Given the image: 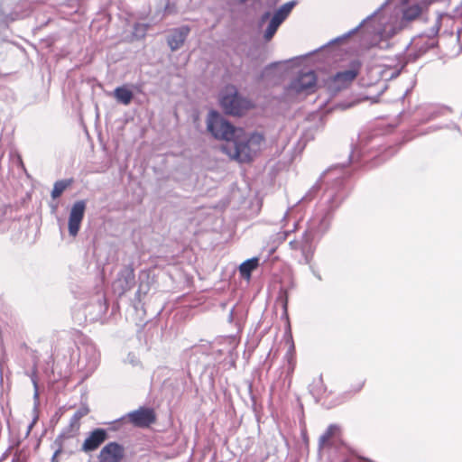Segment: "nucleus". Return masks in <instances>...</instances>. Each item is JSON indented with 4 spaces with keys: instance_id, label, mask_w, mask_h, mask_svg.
Segmentation results:
<instances>
[{
    "instance_id": "1",
    "label": "nucleus",
    "mask_w": 462,
    "mask_h": 462,
    "mask_svg": "<svg viewBox=\"0 0 462 462\" xmlns=\"http://www.w3.org/2000/svg\"><path fill=\"white\" fill-rule=\"evenodd\" d=\"M389 1L386 0L382 4L356 27L330 41L329 44L341 42L360 31L364 38V45L366 48L377 47L380 50L393 48L395 44L394 37L407 29L412 21L418 19L422 9L417 4L407 6L402 10V16L399 17L397 14L388 12L386 6Z\"/></svg>"
},
{
    "instance_id": "2",
    "label": "nucleus",
    "mask_w": 462,
    "mask_h": 462,
    "mask_svg": "<svg viewBox=\"0 0 462 462\" xmlns=\"http://www.w3.org/2000/svg\"><path fill=\"white\" fill-rule=\"evenodd\" d=\"M348 195V189L344 177H337L324 190L316 208L315 214L308 222L306 231L315 238L328 232L333 219L334 212L339 208Z\"/></svg>"
},
{
    "instance_id": "3",
    "label": "nucleus",
    "mask_w": 462,
    "mask_h": 462,
    "mask_svg": "<svg viewBox=\"0 0 462 462\" xmlns=\"http://www.w3.org/2000/svg\"><path fill=\"white\" fill-rule=\"evenodd\" d=\"M441 26V20L439 17L435 24L430 29L428 32L420 33L411 39V41L404 47L403 51L406 52L411 48L412 52L409 55L402 53L396 56L395 60L384 65L385 69L383 73L390 79L396 78L400 75L402 70L406 67L408 62L415 61L418 58L425 54L428 51L437 45L436 37L439 34Z\"/></svg>"
},
{
    "instance_id": "4",
    "label": "nucleus",
    "mask_w": 462,
    "mask_h": 462,
    "mask_svg": "<svg viewBox=\"0 0 462 462\" xmlns=\"http://www.w3.org/2000/svg\"><path fill=\"white\" fill-rule=\"evenodd\" d=\"M263 141V134L259 133H253L247 135L243 131V134H237V136L229 143L222 144L221 151L231 160L241 163L250 162L260 151Z\"/></svg>"
},
{
    "instance_id": "5",
    "label": "nucleus",
    "mask_w": 462,
    "mask_h": 462,
    "mask_svg": "<svg viewBox=\"0 0 462 462\" xmlns=\"http://www.w3.org/2000/svg\"><path fill=\"white\" fill-rule=\"evenodd\" d=\"M207 130L216 140L229 143L237 136V134H243V129L236 127L226 120L218 111L210 110L207 116Z\"/></svg>"
},
{
    "instance_id": "6",
    "label": "nucleus",
    "mask_w": 462,
    "mask_h": 462,
    "mask_svg": "<svg viewBox=\"0 0 462 462\" xmlns=\"http://www.w3.org/2000/svg\"><path fill=\"white\" fill-rule=\"evenodd\" d=\"M219 105L224 113L230 116H243L253 107L252 102L240 95L236 88L230 85L221 93Z\"/></svg>"
},
{
    "instance_id": "7",
    "label": "nucleus",
    "mask_w": 462,
    "mask_h": 462,
    "mask_svg": "<svg viewBox=\"0 0 462 462\" xmlns=\"http://www.w3.org/2000/svg\"><path fill=\"white\" fill-rule=\"evenodd\" d=\"M317 76L312 69H300L297 76L291 81L285 91L288 95H309L315 91Z\"/></svg>"
},
{
    "instance_id": "8",
    "label": "nucleus",
    "mask_w": 462,
    "mask_h": 462,
    "mask_svg": "<svg viewBox=\"0 0 462 462\" xmlns=\"http://www.w3.org/2000/svg\"><path fill=\"white\" fill-rule=\"evenodd\" d=\"M79 368L85 374V377L94 373L99 364V353L91 342L83 343L79 346Z\"/></svg>"
},
{
    "instance_id": "9",
    "label": "nucleus",
    "mask_w": 462,
    "mask_h": 462,
    "mask_svg": "<svg viewBox=\"0 0 462 462\" xmlns=\"http://www.w3.org/2000/svg\"><path fill=\"white\" fill-rule=\"evenodd\" d=\"M135 285L134 269L132 264L124 266L117 273L116 279L113 283L116 293L119 296L129 291Z\"/></svg>"
},
{
    "instance_id": "10",
    "label": "nucleus",
    "mask_w": 462,
    "mask_h": 462,
    "mask_svg": "<svg viewBox=\"0 0 462 462\" xmlns=\"http://www.w3.org/2000/svg\"><path fill=\"white\" fill-rule=\"evenodd\" d=\"M129 421L135 427L146 428L156 420L154 411L149 407H140L139 409L130 411L125 415Z\"/></svg>"
},
{
    "instance_id": "11",
    "label": "nucleus",
    "mask_w": 462,
    "mask_h": 462,
    "mask_svg": "<svg viewBox=\"0 0 462 462\" xmlns=\"http://www.w3.org/2000/svg\"><path fill=\"white\" fill-rule=\"evenodd\" d=\"M357 74L358 69L354 67L337 72L328 85L329 91L337 93L342 88H346L356 78Z\"/></svg>"
},
{
    "instance_id": "12",
    "label": "nucleus",
    "mask_w": 462,
    "mask_h": 462,
    "mask_svg": "<svg viewBox=\"0 0 462 462\" xmlns=\"http://www.w3.org/2000/svg\"><path fill=\"white\" fill-rule=\"evenodd\" d=\"M86 210V202L79 200L75 202L70 209L69 217V234L76 236L79 231L81 222L84 218Z\"/></svg>"
},
{
    "instance_id": "13",
    "label": "nucleus",
    "mask_w": 462,
    "mask_h": 462,
    "mask_svg": "<svg viewBox=\"0 0 462 462\" xmlns=\"http://www.w3.org/2000/svg\"><path fill=\"white\" fill-rule=\"evenodd\" d=\"M125 456L124 447L117 442H109L100 450L97 459L99 462H121Z\"/></svg>"
},
{
    "instance_id": "14",
    "label": "nucleus",
    "mask_w": 462,
    "mask_h": 462,
    "mask_svg": "<svg viewBox=\"0 0 462 462\" xmlns=\"http://www.w3.org/2000/svg\"><path fill=\"white\" fill-rule=\"evenodd\" d=\"M314 238L305 230L300 238L292 239L289 242L291 250L300 251L302 253L305 263H310L312 258V240Z\"/></svg>"
},
{
    "instance_id": "15",
    "label": "nucleus",
    "mask_w": 462,
    "mask_h": 462,
    "mask_svg": "<svg viewBox=\"0 0 462 462\" xmlns=\"http://www.w3.org/2000/svg\"><path fill=\"white\" fill-rule=\"evenodd\" d=\"M108 438L106 429L97 428L89 432L84 440L81 450L88 453L97 450Z\"/></svg>"
},
{
    "instance_id": "16",
    "label": "nucleus",
    "mask_w": 462,
    "mask_h": 462,
    "mask_svg": "<svg viewBox=\"0 0 462 462\" xmlns=\"http://www.w3.org/2000/svg\"><path fill=\"white\" fill-rule=\"evenodd\" d=\"M190 28L188 25H182L175 28L167 37V42L172 51L179 50L189 34Z\"/></svg>"
},
{
    "instance_id": "17",
    "label": "nucleus",
    "mask_w": 462,
    "mask_h": 462,
    "mask_svg": "<svg viewBox=\"0 0 462 462\" xmlns=\"http://www.w3.org/2000/svg\"><path fill=\"white\" fill-rule=\"evenodd\" d=\"M340 428L337 424H330L325 432L319 437V448L331 447L333 441L339 438Z\"/></svg>"
},
{
    "instance_id": "18",
    "label": "nucleus",
    "mask_w": 462,
    "mask_h": 462,
    "mask_svg": "<svg viewBox=\"0 0 462 462\" xmlns=\"http://www.w3.org/2000/svg\"><path fill=\"white\" fill-rule=\"evenodd\" d=\"M259 265V258L252 257L244 261L239 265L240 275L245 279H250L253 271H254Z\"/></svg>"
},
{
    "instance_id": "19",
    "label": "nucleus",
    "mask_w": 462,
    "mask_h": 462,
    "mask_svg": "<svg viewBox=\"0 0 462 462\" xmlns=\"http://www.w3.org/2000/svg\"><path fill=\"white\" fill-rule=\"evenodd\" d=\"M114 96L119 103L125 106L129 105L134 98V93L125 86L117 87L114 90Z\"/></svg>"
},
{
    "instance_id": "20",
    "label": "nucleus",
    "mask_w": 462,
    "mask_h": 462,
    "mask_svg": "<svg viewBox=\"0 0 462 462\" xmlns=\"http://www.w3.org/2000/svg\"><path fill=\"white\" fill-rule=\"evenodd\" d=\"M297 5L296 0H292L283 4L273 14V18L282 23L289 16L293 7Z\"/></svg>"
},
{
    "instance_id": "21",
    "label": "nucleus",
    "mask_w": 462,
    "mask_h": 462,
    "mask_svg": "<svg viewBox=\"0 0 462 462\" xmlns=\"http://www.w3.org/2000/svg\"><path fill=\"white\" fill-rule=\"evenodd\" d=\"M325 389L326 388L323 383L322 375H319L318 378L314 379L309 386L310 394L317 400L320 398L322 393L325 392Z\"/></svg>"
},
{
    "instance_id": "22",
    "label": "nucleus",
    "mask_w": 462,
    "mask_h": 462,
    "mask_svg": "<svg viewBox=\"0 0 462 462\" xmlns=\"http://www.w3.org/2000/svg\"><path fill=\"white\" fill-rule=\"evenodd\" d=\"M79 420H80L75 414L72 415V417L69 420V426L67 428H65L60 432V433L67 432V435L64 436V439L71 438L77 433V431L79 430V426H80Z\"/></svg>"
},
{
    "instance_id": "23",
    "label": "nucleus",
    "mask_w": 462,
    "mask_h": 462,
    "mask_svg": "<svg viewBox=\"0 0 462 462\" xmlns=\"http://www.w3.org/2000/svg\"><path fill=\"white\" fill-rule=\"evenodd\" d=\"M448 111V107L439 106H429L426 107V120H432L445 115Z\"/></svg>"
},
{
    "instance_id": "24",
    "label": "nucleus",
    "mask_w": 462,
    "mask_h": 462,
    "mask_svg": "<svg viewBox=\"0 0 462 462\" xmlns=\"http://www.w3.org/2000/svg\"><path fill=\"white\" fill-rule=\"evenodd\" d=\"M281 24V22L272 17L263 33V39L265 42H270L273 39Z\"/></svg>"
},
{
    "instance_id": "25",
    "label": "nucleus",
    "mask_w": 462,
    "mask_h": 462,
    "mask_svg": "<svg viewBox=\"0 0 462 462\" xmlns=\"http://www.w3.org/2000/svg\"><path fill=\"white\" fill-rule=\"evenodd\" d=\"M70 183L71 180H61L56 181L51 190V198H59L64 192V190L70 185Z\"/></svg>"
},
{
    "instance_id": "26",
    "label": "nucleus",
    "mask_w": 462,
    "mask_h": 462,
    "mask_svg": "<svg viewBox=\"0 0 462 462\" xmlns=\"http://www.w3.org/2000/svg\"><path fill=\"white\" fill-rule=\"evenodd\" d=\"M365 153V148L361 144L352 146L351 152L348 155L347 163H354L361 161Z\"/></svg>"
},
{
    "instance_id": "27",
    "label": "nucleus",
    "mask_w": 462,
    "mask_h": 462,
    "mask_svg": "<svg viewBox=\"0 0 462 462\" xmlns=\"http://www.w3.org/2000/svg\"><path fill=\"white\" fill-rule=\"evenodd\" d=\"M146 281L141 279L140 283L138 285V289L135 292V300L139 302L142 300V297L145 296L150 291V282H149V275L145 274Z\"/></svg>"
},
{
    "instance_id": "28",
    "label": "nucleus",
    "mask_w": 462,
    "mask_h": 462,
    "mask_svg": "<svg viewBox=\"0 0 462 462\" xmlns=\"http://www.w3.org/2000/svg\"><path fill=\"white\" fill-rule=\"evenodd\" d=\"M67 435V432L65 433H60L54 440L53 442V445L57 447V448L55 449L52 457H51V462H59L58 460V456L62 452V447H63V440H64V436Z\"/></svg>"
},
{
    "instance_id": "29",
    "label": "nucleus",
    "mask_w": 462,
    "mask_h": 462,
    "mask_svg": "<svg viewBox=\"0 0 462 462\" xmlns=\"http://www.w3.org/2000/svg\"><path fill=\"white\" fill-rule=\"evenodd\" d=\"M279 65V62H272L269 65L265 66L264 69L260 72V74L256 77V81L261 82L265 78L269 77L271 71L275 69Z\"/></svg>"
},
{
    "instance_id": "30",
    "label": "nucleus",
    "mask_w": 462,
    "mask_h": 462,
    "mask_svg": "<svg viewBox=\"0 0 462 462\" xmlns=\"http://www.w3.org/2000/svg\"><path fill=\"white\" fill-rule=\"evenodd\" d=\"M320 182L318 180L306 193V195L301 199V200L304 201H310L315 198V196L318 194V192L320 189Z\"/></svg>"
},
{
    "instance_id": "31",
    "label": "nucleus",
    "mask_w": 462,
    "mask_h": 462,
    "mask_svg": "<svg viewBox=\"0 0 462 462\" xmlns=\"http://www.w3.org/2000/svg\"><path fill=\"white\" fill-rule=\"evenodd\" d=\"M96 307L98 309L97 317L101 318L106 312L108 308L105 297L97 299Z\"/></svg>"
},
{
    "instance_id": "32",
    "label": "nucleus",
    "mask_w": 462,
    "mask_h": 462,
    "mask_svg": "<svg viewBox=\"0 0 462 462\" xmlns=\"http://www.w3.org/2000/svg\"><path fill=\"white\" fill-rule=\"evenodd\" d=\"M32 383L34 388L33 400H34V408L36 409L39 404V388L37 383L36 371L34 370L31 376Z\"/></svg>"
},
{
    "instance_id": "33",
    "label": "nucleus",
    "mask_w": 462,
    "mask_h": 462,
    "mask_svg": "<svg viewBox=\"0 0 462 462\" xmlns=\"http://www.w3.org/2000/svg\"><path fill=\"white\" fill-rule=\"evenodd\" d=\"M89 412V409L88 406H81L74 414L80 420L81 418L88 415Z\"/></svg>"
},
{
    "instance_id": "34",
    "label": "nucleus",
    "mask_w": 462,
    "mask_h": 462,
    "mask_svg": "<svg viewBox=\"0 0 462 462\" xmlns=\"http://www.w3.org/2000/svg\"><path fill=\"white\" fill-rule=\"evenodd\" d=\"M9 18L0 10V31L5 29L8 25Z\"/></svg>"
},
{
    "instance_id": "35",
    "label": "nucleus",
    "mask_w": 462,
    "mask_h": 462,
    "mask_svg": "<svg viewBox=\"0 0 462 462\" xmlns=\"http://www.w3.org/2000/svg\"><path fill=\"white\" fill-rule=\"evenodd\" d=\"M310 264V270L311 272V273L319 281L322 280V277L320 275V273H319V271L315 268L314 265L310 264V263H309Z\"/></svg>"
},
{
    "instance_id": "36",
    "label": "nucleus",
    "mask_w": 462,
    "mask_h": 462,
    "mask_svg": "<svg viewBox=\"0 0 462 462\" xmlns=\"http://www.w3.org/2000/svg\"><path fill=\"white\" fill-rule=\"evenodd\" d=\"M271 13L265 12L262 14V16L259 19V25H263L269 18H270Z\"/></svg>"
},
{
    "instance_id": "37",
    "label": "nucleus",
    "mask_w": 462,
    "mask_h": 462,
    "mask_svg": "<svg viewBox=\"0 0 462 462\" xmlns=\"http://www.w3.org/2000/svg\"><path fill=\"white\" fill-rule=\"evenodd\" d=\"M460 35H461V31H460V30H458V31H457V44H458V51H457L458 53H459V52L461 51V50H462V45H461V43H460Z\"/></svg>"
},
{
    "instance_id": "38",
    "label": "nucleus",
    "mask_w": 462,
    "mask_h": 462,
    "mask_svg": "<svg viewBox=\"0 0 462 462\" xmlns=\"http://www.w3.org/2000/svg\"><path fill=\"white\" fill-rule=\"evenodd\" d=\"M36 420H37V416H36V417L32 420V421L29 424L28 429H27L26 435H29V434H30V432H31V430H32V427L34 426V423H35Z\"/></svg>"
},
{
    "instance_id": "39",
    "label": "nucleus",
    "mask_w": 462,
    "mask_h": 462,
    "mask_svg": "<svg viewBox=\"0 0 462 462\" xmlns=\"http://www.w3.org/2000/svg\"><path fill=\"white\" fill-rule=\"evenodd\" d=\"M364 384H365V382H360V383H358V384L354 388V391H355L356 393L359 392V391L363 388Z\"/></svg>"
},
{
    "instance_id": "40",
    "label": "nucleus",
    "mask_w": 462,
    "mask_h": 462,
    "mask_svg": "<svg viewBox=\"0 0 462 462\" xmlns=\"http://www.w3.org/2000/svg\"><path fill=\"white\" fill-rule=\"evenodd\" d=\"M291 233V230L284 231L282 234H279L280 236H282V239H285Z\"/></svg>"
},
{
    "instance_id": "41",
    "label": "nucleus",
    "mask_w": 462,
    "mask_h": 462,
    "mask_svg": "<svg viewBox=\"0 0 462 462\" xmlns=\"http://www.w3.org/2000/svg\"><path fill=\"white\" fill-rule=\"evenodd\" d=\"M233 316H234V309H232V310H230V313H229V318H228V319H229V321H230V322L233 320Z\"/></svg>"
},
{
    "instance_id": "42",
    "label": "nucleus",
    "mask_w": 462,
    "mask_h": 462,
    "mask_svg": "<svg viewBox=\"0 0 462 462\" xmlns=\"http://www.w3.org/2000/svg\"><path fill=\"white\" fill-rule=\"evenodd\" d=\"M351 106H352V104L343 105V106H342V108H343V109H346V108L350 107Z\"/></svg>"
},
{
    "instance_id": "43",
    "label": "nucleus",
    "mask_w": 462,
    "mask_h": 462,
    "mask_svg": "<svg viewBox=\"0 0 462 462\" xmlns=\"http://www.w3.org/2000/svg\"><path fill=\"white\" fill-rule=\"evenodd\" d=\"M0 367H2V360L0 359Z\"/></svg>"
}]
</instances>
